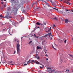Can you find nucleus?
<instances>
[{"instance_id": "473e14b6", "label": "nucleus", "mask_w": 73, "mask_h": 73, "mask_svg": "<svg viewBox=\"0 0 73 73\" xmlns=\"http://www.w3.org/2000/svg\"><path fill=\"white\" fill-rule=\"evenodd\" d=\"M46 61H48V59L46 58Z\"/></svg>"}, {"instance_id": "a211bd4d", "label": "nucleus", "mask_w": 73, "mask_h": 73, "mask_svg": "<svg viewBox=\"0 0 73 73\" xmlns=\"http://www.w3.org/2000/svg\"><path fill=\"white\" fill-rule=\"evenodd\" d=\"M36 57L38 60H39V59H40V58L38 56V57Z\"/></svg>"}, {"instance_id": "79ce46f5", "label": "nucleus", "mask_w": 73, "mask_h": 73, "mask_svg": "<svg viewBox=\"0 0 73 73\" xmlns=\"http://www.w3.org/2000/svg\"><path fill=\"white\" fill-rule=\"evenodd\" d=\"M19 42V41H17V42Z\"/></svg>"}, {"instance_id": "c9c22d12", "label": "nucleus", "mask_w": 73, "mask_h": 73, "mask_svg": "<svg viewBox=\"0 0 73 73\" xmlns=\"http://www.w3.org/2000/svg\"><path fill=\"white\" fill-rule=\"evenodd\" d=\"M70 56L71 57H72V56H73V55H70Z\"/></svg>"}, {"instance_id": "f257e3e1", "label": "nucleus", "mask_w": 73, "mask_h": 73, "mask_svg": "<svg viewBox=\"0 0 73 73\" xmlns=\"http://www.w3.org/2000/svg\"><path fill=\"white\" fill-rule=\"evenodd\" d=\"M17 44L16 48L17 51V54H18L19 56H20V44L19 43H17Z\"/></svg>"}, {"instance_id": "338daca9", "label": "nucleus", "mask_w": 73, "mask_h": 73, "mask_svg": "<svg viewBox=\"0 0 73 73\" xmlns=\"http://www.w3.org/2000/svg\"><path fill=\"white\" fill-rule=\"evenodd\" d=\"M45 28H46L45 27Z\"/></svg>"}, {"instance_id": "37998d69", "label": "nucleus", "mask_w": 73, "mask_h": 73, "mask_svg": "<svg viewBox=\"0 0 73 73\" xmlns=\"http://www.w3.org/2000/svg\"><path fill=\"white\" fill-rule=\"evenodd\" d=\"M40 68H42V67L40 66Z\"/></svg>"}, {"instance_id": "de8ad7c7", "label": "nucleus", "mask_w": 73, "mask_h": 73, "mask_svg": "<svg viewBox=\"0 0 73 73\" xmlns=\"http://www.w3.org/2000/svg\"><path fill=\"white\" fill-rule=\"evenodd\" d=\"M52 8H53V9H55V8H54L53 7Z\"/></svg>"}, {"instance_id": "1a4fd4ad", "label": "nucleus", "mask_w": 73, "mask_h": 73, "mask_svg": "<svg viewBox=\"0 0 73 73\" xmlns=\"http://www.w3.org/2000/svg\"><path fill=\"white\" fill-rule=\"evenodd\" d=\"M9 17V16L8 15L7 16H6L5 17H3V18H6L7 19H8Z\"/></svg>"}, {"instance_id": "cd10ccee", "label": "nucleus", "mask_w": 73, "mask_h": 73, "mask_svg": "<svg viewBox=\"0 0 73 73\" xmlns=\"http://www.w3.org/2000/svg\"><path fill=\"white\" fill-rule=\"evenodd\" d=\"M15 53H16V51L15 50L14 54H15Z\"/></svg>"}, {"instance_id": "3c124183", "label": "nucleus", "mask_w": 73, "mask_h": 73, "mask_svg": "<svg viewBox=\"0 0 73 73\" xmlns=\"http://www.w3.org/2000/svg\"><path fill=\"white\" fill-rule=\"evenodd\" d=\"M37 28H39V27H37Z\"/></svg>"}, {"instance_id": "e2e57ef3", "label": "nucleus", "mask_w": 73, "mask_h": 73, "mask_svg": "<svg viewBox=\"0 0 73 73\" xmlns=\"http://www.w3.org/2000/svg\"><path fill=\"white\" fill-rule=\"evenodd\" d=\"M72 40H73V38L72 39Z\"/></svg>"}, {"instance_id": "412c9836", "label": "nucleus", "mask_w": 73, "mask_h": 73, "mask_svg": "<svg viewBox=\"0 0 73 73\" xmlns=\"http://www.w3.org/2000/svg\"><path fill=\"white\" fill-rule=\"evenodd\" d=\"M0 17H1V18H3V16H2L1 15H0Z\"/></svg>"}, {"instance_id": "a878e982", "label": "nucleus", "mask_w": 73, "mask_h": 73, "mask_svg": "<svg viewBox=\"0 0 73 73\" xmlns=\"http://www.w3.org/2000/svg\"><path fill=\"white\" fill-rule=\"evenodd\" d=\"M55 9V10H56V11H58V9L55 8V9Z\"/></svg>"}, {"instance_id": "dca6fc26", "label": "nucleus", "mask_w": 73, "mask_h": 73, "mask_svg": "<svg viewBox=\"0 0 73 73\" xmlns=\"http://www.w3.org/2000/svg\"><path fill=\"white\" fill-rule=\"evenodd\" d=\"M36 62V64H40L39 62H38V61H37Z\"/></svg>"}, {"instance_id": "72a5a7b5", "label": "nucleus", "mask_w": 73, "mask_h": 73, "mask_svg": "<svg viewBox=\"0 0 73 73\" xmlns=\"http://www.w3.org/2000/svg\"><path fill=\"white\" fill-rule=\"evenodd\" d=\"M31 62H34V60H32V61H31Z\"/></svg>"}, {"instance_id": "20e7f679", "label": "nucleus", "mask_w": 73, "mask_h": 73, "mask_svg": "<svg viewBox=\"0 0 73 73\" xmlns=\"http://www.w3.org/2000/svg\"><path fill=\"white\" fill-rule=\"evenodd\" d=\"M58 2L57 1H53V2H52V5L54 7H55L56 8V7L57 6V5H56V3H57Z\"/></svg>"}, {"instance_id": "f03ea898", "label": "nucleus", "mask_w": 73, "mask_h": 73, "mask_svg": "<svg viewBox=\"0 0 73 73\" xmlns=\"http://www.w3.org/2000/svg\"><path fill=\"white\" fill-rule=\"evenodd\" d=\"M48 36L50 38L51 40H52V38H53V36L52 35V34L51 33H48L47 34L45 35V36H44V37H47Z\"/></svg>"}, {"instance_id": "423d86ee", "label": "nucleus", "mask_w": 73, "mask_h": 73, "mask_svg": "<svg viewBox=\"0 0 73 73\" xmlns=\"http://www.w3.org/2000/svg\"><path fill=\"white\" fill-rule=\"evenodd\" d=\"M12 25H14V26H15V24H17V22H15L13 21L12 22Z\"/></svg>"}, {"instance_id": "a19ab883", "label": "nucleus", "mask_w": 73, "mask_h": 73, "mask_svg": "<svg viewBox=\"0 0 73 73\" xmlns=\"http://www.w3.org/2000/svg\"><path fill=\"white\" fill-rule=\"evenodd\" d=\"M67 1H70V0H66Z\"/></svg>"}, {"instance_id": "f8f14e48", "label": "nucleus", "mask_w": 73, "mask_h": 73, "mask_svg": "<svg viewBox=\"0 0 73 73\" xmlns=\"http://www.w3.org/2000/svg\"><path fill=\"white\" fill-rule=\"evenodd\" d=\"M50 27V29H49V28H48V29H49V30H48V31H47V32H49L51 30V27Z\"/></svg>"}, {"instance_id": "864d4df0", "label": "nucleus", "mask_w": 73, "mask_h": 73, "mask_svg": "<svg viewBox=\"0 0 73 73\" xmlns=\"http://www.w3.org/2000/svg\"><path fill=\"white\" fill-rule=\"evenodd\" d=\"M1 4H3V2L1 3Z\"/></svg>"}, {"instance_id": "bb28decb", "label": "nucleus", "mask_w": 73, "mask_h": 73, "mask_svg": "<svg viewBox=\"0 0 73 73\" xmlns=\"http://www.w3.org/2000/svg\"><path fill=\"white\" fill-rule=\"evenodd\" d=\"M17 1L18 0H11V1Z\"/></svg>"}, {"instance_id": "f704fd0d", "label": "nucleus", "mask_w": 73, "mask_h": 73, "mask_svg": "<svg viewBox=\"0 0 73 73\" xmlns=\"http://www.w3.org/2000/svg\"><path fill=\"white\" fill-rule=\"evenodd\" d=\"M9 18H12V16H10L9 17Z\"/></svg>"}, {"instance_id": "c756f323", "label": "nucleus", "mask_w": 73, "mask_h": 73, "mask_svg": "<svg viewBox=\"0 0 73 73\" xmlns=\"http://www.w3.org/2000/svg\"><path fill=\"white\" fill-rule=\"evenodd\" d=\"M34 36H35V37H36V35L35 34H34Z\"/></svg>"}, {"instance_id": "ddd939ff", "label": "nucleus", "mask_w": 73, "mask_h": 73, "mask_svg": "<svg viewBox=\"0 0 73 73\" xmlns=\"http://www.w3.org/2000/svg\"><path fill=\"white\" fill-rule=\"evenodd\" d=\"M67 4H69V5H72V3H70L69 2H68V3Z\"/></svg>"}, {"instance_id": "4be33fe9", "label": "nucleus", "mask_w": 73, "mask_h": 73, "mask_svg": "<svg viewBox=\"0 0 73 73\" xmlns=\"http://www.w3.org/2000/svg\"><path fill=\"white\" fill-rule=\"evenodd\" d=\"M10 65H15V63H14L12 64H10Z\"/></svg>"}, {"instance_id": "2f4dec72", "label": "nucleus", "mask_w": 73, "mask_h": 73, "mask_svg": "<svg viewBox=\"0 0 73 73\" xmlns=\"http://www.w3.org/2000/svg\"><path fill=\"white\" fill-rule=\"evenodd\" d=\"M37 56H38V54H37L36 55V56H35V57H37Z\"/></svg>"}, {"instance_id": "603ef678", "label": "nucleus", "mask_w": 73, "mask_h": 73, "mask_svg": "<svg viewBox=\"0 0 73 73\" xmlns=\"http://www.w3.org/2000/svg\"><path fill=\"white\" fill-rule=\"evenodd\" d=\"M23 38V37L21 38V39H22V38Z\"/></svg>"}, {"instance_id": "6ab92c4d", "label": "nucleus", "mask_w": 73, "mask_h": 73, "mask_svg": "<svg viewBox=\"0 0 73 73\" xmlns=\"http://www.w3.org/2000/svg\"><path fill=\"white\" fill-rule=\"evenodd\" d=\"M43 24H44V25H46V23H44V22H43Z\"/></svg>"}, {"instance_id": "7c9ffc66", "label": "nucleus", "mask_w": 73, "mask_h": 73, "mask_svg": "<svg viewBox=\"0 0 73 73\" xmlns=\"http://www.w3.org/2000/svg\"><path fill=\"white\" fill-rule=\"evenodd\" d=\"M9 63H12V61H11L9 62Z\"/></svg>"}, {"instance_id": "b1692460", "label": "nucleus", "mask_w": 73, "mask_h": 73, "mask_svg": "<svg viewBox=\"0 0 73 73\" xmlns=\"http://www.w3.org/2000/svg\"><path fill=\"white\" fill-rule=\"evenodd\" d=\"M50 71H54V70H52V69L51 68V69H50Z\"/></svg>"}, {"instance_id": "5701e85b", "label": "nucleus", "mask_w": 73, "mask_h": 73, "mask_svg": "<svg viewBox=\"0 0 73 73\" xmlns=\"http://www.w3.org/2000/svg\"><path fill=\"white\" fill-rule=\"evenodd\" d=\"M67 41V40L66 39L64 42V43H66V41Z\"/></svg>"}, {"instance_id": "13d9d810", "label": "nucleus", "mask_w": 73, "mask_h": 73, "mask_svg": "<svg viewBox=\"0 0 73 73\" xmlns=\"http://www.w3.org/2000/svg\"><path fill=\"white\" fill-rule=\"evenodd\" d=\"M38 53V52H37L36 53Z\"/></svg>"}, {"instance_id": "a18cd8bd", "label": "nucleus", "mask_w": 73, "mask_h": 73, "mask_svg": "<svg viewBox=\"0 0 73 73\" xmlns=\"http://www.w3.org/2000/svg\"><path fill=\"white\" fill-rule=\"evenodd\" d=\"M45 54H46V52H45Z\"/></svg>"}, {"instance_id": "c85d7f7f", "label": "nucleus", "mask_w": 73, "mask_h": 73, "mask_svg": "<svg viewBox=\"0 0 73 73\" xmlns=\"http://www.w3.org/2000/svg\"><path fill=\"white\" fill-rule=\"evenodd\" d=\"M45 56H46V57H48V55H47L46 54Z\"/></svg>"}, {"instance_id": "9d476101", "label": "nucleus", "mask_w": 73, "mask_h": 73, "mask_svg": "<svg viewBox=\"0 0 73 73\" xmlns=\"http://www.w3.org/2000/svg\"><path fill=\"white\" fill-rule=\"evenodd\" d=\"M65 23H68V19H65Z\"/></svg>"}, {"instance_id": "bf43d9fd", "label": "nucleus", "mask_w": 73, "mask_h": 73, "mask_svg": "<svg viewBox=\"0 0 73 73\" xmlns=\"http://www.w3.org/2000/svg\"><path fill=\"white\" fill-rule=\"evenodd\" d=\"M46 51H47V50H46Z\"/></svg>"}, {"instance_id": "58836bf2", "label": "nucleus", "mask_w": 73, "mask_h": 73, "mask_svg": "<svg viewBox=\"0 0 73 73\" xmlns=\"http://www.w3.org/2000/svg\"><path fill=\"white\" fill-rule=\"evenodd\" d=\"M52 71H51V72H49V73H52Z\"/></svg>"}, {"instance_id": "09e8293b", "label": "nucleus", "mask_w": 73, "mask_h": 73, "mask_svg": "<svg viewBox=\"0 0 73 73\" xmlns=\"http://www.w3.org/2000/svg\"><path fill=\"white\" fill-rule=\"evenodd\" d=\"M60 0L61 1H62L63 0Z\"/></svg>"}, {"instance_id": "49530a36", "label": "nucleus", "mask_w": 73, "mask_h": 73, "mask_svg": "<svg viewBox=\"0 0 73 73\" xmlns=\"http://www.w3.org/2000/svg\"><path fill=\"white\" fill-rule=\"evenodd\" d=\"M4 1H6V0H4Z\"/></svg>"}, {"instance_id": "2eb2a0df", "label": "nucleus", "mask_w": 73, "mask_h": 73, "mask_svg": "<svg viewBox=\"0 0 73 73\" xmlns=\"http://www.w3.org/2000/svg\"><path fill=\"white\" fill-rule=\"evenodd\" d=\"M52 48H53L54 49H55V50H57V49H56L53 46V45H52Z\"/></svg>"}, {"instance_id": "aec40b11", "label": "nucleus", "mask_w": 73, "mask_h": 73, "mask_svg": "<svg viewBox=\"0 0 73 73\" xmlns=\"http://www.w3.org/2000/svg\"><path fill=\"white\" fill-rule=\"evenodd\" d=\"M54 19L55 20H57V17H55V18H54Z\"/></svg>"}, {"instance_id": "f3484780", "label": "nucleus", "mask_w": 73, "mask_h": 73, "mask_svg": "<svg viewBox=\"0 0 73 73\" xmlns=\"http://www.w3.org/2000/svg\"><path fill=\"white\" fill-rule=\"evenodd\" d=\"M32 41L31 40L29 42V44H30L32 43Z\"/></svg>"}, {"instance_id": "39448f33", "label": "nucleus", "mask_w": 73, "mask_h": 73, "mask_svg": "<svg viewBox=\"0 0 73 73\" xmlns=\"http://www.w3.org/2000/svg\"><path fill=\"white\" fill-rule=\"evenodd\" d=\"M7 12L8 13V12H10L11 11V9L10 8V7H8L7 9Z\"/></svg>"}, {"instance_id": "7ed1b4c3", "label": "nucleus", "mask_w": 73, "mask_h": 73, "mask_svg": "<svg viewBox=\"0 0 73 73\" xmlns=\"http://www.w3.org/2000/svg\"><path fill=\"white\" fill-rule=\"evenodd\" d=\"M13 11H15L14 12L15 15H16L17 13V11H18V8L17 7H14L13 9Z\"/></svg>"}, {"instance_id": "6e6d98bb", "label": "nucleus", "mask_w": 73, "mask_h": 73, "mask_svg": "<svg viewBox=\"0 0 73 73\" xmlns=\"http://www.w3.org/2000/svg\"><path fill=\"white\" fill-rule=\"evenodd\" d=\"M72 12H73V10H72Z\"/></svg>"}, {"instance_id": "8fccbe9b", "label": "nucleus", "mask_w": 73, "mask_h": 73, "mask_svg": "<svg viewBox=\"0 0 73 73\" xmlns=\"http://www.w3.org/2000/svg\"><path fill=\"white\" fill-rule=\"evenodd\" d=\"M18 73H21L20 72H18Z\"/></svg>"}, {"instance_id": "69168bd1", "label": "nucleus", "mask_w": 73, "mask_h": 73, "mask_svg": "<svg viewBox=\"0 0 73 73\" xmlns=\"http://www.w3.org/2000/svg\"><path fill=\"white\" fill-rule=\"evenodd\" d=\"M29 38V39H30V38Z\"/></svg>"}, {"instance_id": "0e129e2a", "label": "nucleus", "mask_w": 73, "mask_h": 73, "mask_svg": "<svg viewBox=\"0 0 73 73\" xmlns=\"http://www.w3.org/2000/svg\"><path fill=\"white\" fill-rule=\"evenodd\" d=\"M68 72L69 71V70H68Z\"/></svg>"}, {"instance_id": "680f3d73", "label": "nucleus", "mask_w": 73, "mask_h": 73, "mask_svg": "<svg viewBox=\"0 0 73 73\" xmlns=\"http://www.w3.org/2000/svg\"><path fill=\"white\" fill-rule=\"evenodd\" d=\"M1 0V1H3V0Z\"/></svg>"}, {"instance_id": "c03bdc74", "label": "nucleus", "mask_w": 73, "mask_h": 73, "mask_svg": "<svg viewBox=\"0 0 73 73\" xmlns=\"http://www.w3.org/2000/svg\"><path fill=\"white\" fill-rule=\"evenodd\" d=\"M38 38V36H37L36 37V38Z\"/></svg>"}, {"instance_id": "4c0bfd02", "label": "nucleus", "mask_w": 73, "mask_h": 73, "mask_svg": "<svg viewBox=\"0 0 73 73\" xmlns=\"http://www.w3.org/2000/svg\"><path fill=\"white\" fill-rule=\"evenodd\" d=\"M40 1H44L43 0H40Z\"/></svg>"}, {"instance_id": "6e6552de", "label": "nucleus", "mask_w": 73, "mask_h": 73, "mask_svg": "<svg viewBox=\"0 0 73 73\" xmlns=\"http://www.w3.org/2000/svg\"><path fill=\"white\" fill-rule=\"evenodd\" d=\"M37 50H38V49H42V48H41V47H40L38 46H37Z\"/></svg>"}, {"instance_id": "e433bc0d", "label": "nucleus", "mask_w": 73, "mask_h": 73, "mask_svg": "<svg viewBox=\"0 0 73 73\" xmlns=\"http://www.w3.org/2000/svg\"><path fill=\"white\" fill-rule=\"evenodd\" d=\"M4 7H6V5H5Z\"/></svg>"}, {"instance_id": "4d7b16f0", "label": "nucleus", "mask_w": 73, "mask_h": 73, "mask_svg": "<svg viewBox=\"0 0 73 73\" xmlns=\"http://www.w3.org/2000/svg\"><path fill=\"white\" fill-rule=\"evenodd\" d=\"M67 10V11H68V10Z\"/></svg>"}, {"instance_id": "4468645a", "label": "nucleus", "mask_w": 73, "mask_h": 73, "mask_svg": "<svg viewBox=\"0 0 73 73\" xmlns=\"http://www.w3.org/2000/svg\"><path fill=\"white\" fill-rule=\"evenodd\" d=\"M64 3H65V4H68V1H64Z\"/></svg>"}, {"instance_id": "0eeeda50", "label": "nucleus", "mask_w": 73, "mask_h": 73, "mask_svg": "<svg viewBox=\"0 0 73 73\" xmlns=\"http://www.w3.org/2000/svg\"><path fill=\"white\" fill-rule=\"evenodd\" d=\"M36 24L37 25H43V24H41L40 23H39V22H37L36 23Z\"/></svg>"}, {"instance_id": "052dcab7", "label": "nucleus", "mask_w": 73, "mask_h": 73, "mask_svg": "<svg viewBox=\"0 0 73 73\" xmlns=\"http://www.w3.org/2000/svg\"><path fill=\"white\" fill-rule=\"evenodd\" d=\"M0 64H1V62H0Z\"/></svg>"}, {"instance_id": "393cba45", "label": "nucleus", "mask_w": 73, "mask_h": 73, "mask_svg": "<svg viewBox=\"0 0 73 73\" xmlns=\"http://www.w3.org/2000/svg\"><path fill=\"white\" fill-rule=\"evenodd\" d=\"M47 69H51V68H50L49 67V68H47Z\"/></svg>"}, {"instance_id": "5fc2aeb1", "label": "nucleus", "mask_w": 73, "mask_h": 73, "mask_svg": "<svg viewBox=\"0 0 73 73\" xmlns=\"http://www.w3.org/2000/svg\"><path fill=\"white\" fill-rule=\"evenodd\" d=\"M66 71H68V70H66Z\"/></svg>"}, {"instance_id": "9b49d317", "label": "nucleus", "mask_w": 73, "mask_h": 73, "mask_svg": "<svg viewBox=\"0 0 73 73\" xmlns=\"http://www.w3.org/2000/svg\"><path fill=\"white\" fill-rule=\"evenodd\" d=\"M29 61H30V60H29L27 62V64H24L23 65L25 66V65H28V63H29Z\"/></svg>"}, {"instance_id": "774afa93", "label": "nucleus", "mask_w": 73, "mask_h": 73, "mask_svg": "<svg viewBox=\"0 0 73 73\" xmlns=\"http://www.w3.org/2000/svg\"><path fill=\"white\" fill-rule=\"evenodd\" d=\"M49 7H50V6H49Z\"/></svg>"}, {"instance_id": "ea45409f", "label": "nucleus", "mask_w": 73, "mask_h": 73, "mask_svg": "<svg viewBox=\"0 0 73 73\" xmlns=\"http://www.w3.org/2000/svg\"><path fill=\"white\" fill-rule=\"evenodd\" d=\"M54 27H55V25H54V24L53 25Z\"/></svg>"}]
</instances>
